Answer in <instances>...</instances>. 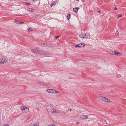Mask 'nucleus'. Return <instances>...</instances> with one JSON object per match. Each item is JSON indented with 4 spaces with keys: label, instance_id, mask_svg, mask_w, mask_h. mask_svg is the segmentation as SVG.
<instances>
[{
    "label": "nucleus",
    "instance_id": "f257e3e1",
    "mask_svg": "<svg viewBox=\"0 0 126 126\" xmlns=\"http://www.w3.org/2000/svg\"><path fill=\"white\" fill-rule=\"evenodd\" d=\"M39 51L40 52V55L48 56L49 55H51V54L50 52H48L46 51L40 50V51Z\"/></svg>",
    "mask_w": 126,
    "mask_h": 126
},
{
    "label": "nucleus",
    "instance_id": "f03ea898",
    "mask_svg": "<svg viewBox=\"0 0 126 126\" xmlns=\"http://www.w3.org/2000/svg\"><path fill=\"white\" fill-rule=\"evenodd\" d=\"M79 37L83 38H87L89 37L88 34H86L85 33H82L79 35Z\"/></svg>",
    "mask_w": 126,
    "mask_h": 126
},
{
    "label": "nucleus",
    "instance_id": "7ed1b4c3",
    "mask_svg": "<svg viewBox=\"0 0 126 126\" xmlns=\"http://www.w3.org/2000/svg\"><path fill=\"white\" fill-rule=\"evenodd\" d=\"M46 91L49 93L53 94L55 93H59V92L56 90L53 89H47L46 90Z\"/></svg>",
    "mask_w": 126,
    "mask_h": 126
},
{
    "label": "nucleus",
    "instance_id": "20e7f679",
    "mask_svg": "<svg viewBox=\"0 0 126 126\" xmlns=\"http://www.w3.org/2000/svg\"><path fill=\"white\" fill-rule=\"evenodd\" d=\"M21 110L24 112L27 113L29 111V108L27 107L24 108L22 107L21 109Z\"/></svg>",
    "mask_w": 126,
    "mask_h": 126
},
{
    "label": "nucleus",
    "instance_id": "39448f33",
    "mask_svg": "<svg viewBox=\"0 0 126 126\" xmlns=\"http://www.w3.org/2000/svg\"><path fill=\"white\" fill-rule=\"evenodd\" d=\"M85 46V45L84 44L80 43L76 45L75 47H84Z\"/></svg>",
    "mask_w": 126,
    "mask_h": 126
},
{
    "label": "nucleus",
    "instance_id": "423d86ee",
    "mask_svg": "<svg viewBox=\"0 0 126 126\" xmlns=\"http://www.w3.org/2000/svg\"><path fill=\"white\" fill-rule=\"evenodd\" d=\"M88 118V116L87 115H81L80 117V118L81 119H87Z\"/></svg>",
    "mask_w": 126,
    "mask_h": 126
},
{
    "label": "nucleus",
    "instance_id": "0eeeda50",
    "mask_svg": "<svg viewBox=\"0 0 126 126\" xmlns=\"http://www.w3.org/2000/svg\"><path fill=\"white\" fill-rule=\"evenodd\" d=\"M53 105L52 104L47 103L45 104V106L46 107H53Z\"/></svg>",
    "mask_w": 126,
    "mask_h": 126
},
{
    "label": "nucleus",
    "instance_id": "6e6552de",
    "mask_svg": "<svg viewBox=\"0 0 126 126\" xmlns=\"http://www.w3.org/2000/svg\"><path fill=\"white\" fill-rule=\"evenodd\" d=\"M5 59L2 58L0 61V63L3 64L5 63L6 62L4 60Z\"/></svg>",
    "mask_w": 126,
    "mask_h": 126
},
{
    "label": "nucleus",
    "instance_id": "1a4fd4ad",
    "mask_svg": "<svg viewBox=\"0 0 126 126\" xmlns=\"http://www.w3.org/2000/svg\"><path fill=\"white\" fill-rule=\"evenodd\" d=\"M47 110L48 112L50 111V112L53 113V112L54 110V109H47Z\"/></svg>",
    "mask_w": 126,
    "mask_h": 126
},
{
    "label": "nucleus",
    "instance_id": "9d476101",
    "mask_svg": "<svg viewBox=\"0 0 126 126\" xmlns=\"http://www.w3.org/2000/svg\"><path fill=\"white\" fill-rule=\"evenodd\" d=\"M60 112L59 111L57 110H56L54 109L53 113H59Z\"/></svg>",
    "mask_w": 126,
    "mask_h": 126
},
{
    "label": "nucleus",
    "instance_id": "9b49d317",
    "mask_svg": "<svg viewBox=\"0 0 126 126\" xmlns=\"http://www.w3.org/2000/svg\"><path fill=\"white\" fill-rule=\"evenodd\" d=\"M78 7H76L73 8V11L74 12H77L78 10Z\"/></svg>",
    "mask_w": 126,
    "mask_h": 126
},
{
    "label": "nucleus",
    "instance_id": "f8f14e48",
    "mask_svg": "<svg viewBox=\"0 0 126 126\" xmlns=\"http://www.w3.org/2000/svg\"><path fill=\"white\" fill-rule=\"evenodd\" d=\"M99 98L101 99V100H102V101H105V97H102V96H100L99 97Z\"/></svg>",
    "mask_w": 126,
    "mask_h": 126
},
{
    "label": "nucleus",
    "instance_id": "ddd939ff",
    "mask_svg": "<svg viewBox=\"0 0 126 126\" xmlns=\"http://www.w3.org/2000/svg\"><path fill=\"white\" fill-rule=\"evenodd\" d=\"M17 24H23L24 23L23 22H21L19 20H17L16 21Z\"/></svg>",
    "mask_w": 126,
    "mask_h": 126
},
{
    "label": "nucleus",
    "instance_id": "4468645a",
    "mask_svg": "<svg viewBox=\"0 0 126 126\" xmlns=\"http://www.w3.org/2000/svg\"><path fill=\"white\" fill-rule=\"evenodd\" d=\"M71 15L69 14H68L67 16V18L68 20H69L70 17Z\"/></svg>",
    "mask_w": 126,
    "mask_h": 126
},
{
    "label": "nucleus",
    "instance_id": "2eb2a0df",
    "mask_svg": "<svg viewBox=\"0 0 126 126\" xmlns=\"http://www.w3.org/2000/svg\"><path fill=\"white\" fill-rule=\"evenodd\" d=\"M57 1H55V2H53V3H52L50 5L52 7L53 5H55L56 4V3Z\"/></svg>",
    "mask_w": 126,
    "mask_h": 126
},
{
    "label": "nucleus",
    "instance_id": "dca6fc26",
    "mask_svg": "<svg viewBox=\"0 0 126 126\" xmlns=\"http://www.w3.org/2000/svg\"><path fill=\"white\" fill-rule=\"evenodd\" d=\"M110 53L111 55H115V53H116V51H111L110 52Z\"/></svg>",
    "mask_w": 126,
    "mask_h": 126
},
{
    "label": "nucleus",
    "instance_id": "f3484780",
    "mask_svg": "<svg viewBox=\"0 0 126 126\" xmlns=\"http://www.w3.org/2000/svg\"><path fill=\"white\" fill-rule=\"evenodd\" d=\"M39 51H40V50H36V53L37 54H40V52Z\"/></svg>",
    "mask_w": 126,
    "mask_h": 126
},
{
    "label": "nucleus",
    "instance_id": "a211bd4d",
    "mask_svg": "<svg viewBox=\"0 0 126 126\" xmlns=\"http://www.w3.org/2000/svg\"><path fill=\"white\" fill-rule=\"evenodd\" d=\"M28 11H29L31 12H34V10L33 9H32L31 8H29L28 9Z\"/></svg>",
    "mask_w": 126,
    "mask_h": 126
},
{
    "label": "nucleus",
    "instance_id": "6ab92c4d",
    "mask_svg": "<svg viewBox=\"0 0 126 126\" xmlns=\"http://www.w3.org/2000/svg\"><path fill=\"white\" fill-rule=\"evenodd\" d=\"M105 101L106 102H110V99L107 98L106 100H105Z\"/></svg>",
    "mask_w": 126,
    "mask_h": 126
},
{
    "label": "nucleus",
    "instance_id": "aec40b11",
    "mask_svg": "<svg viewBox=\"0 0 126 126\" xmlns=\"http://www.w3.org/2000/svg\"><path fill=\"white\" fill-rule=\"evenodd\" d=\"M39 124L38 123H36V124H35L34 125V126L33 125H31V126H39Z\"/></svg>",
    "mask_w": 126,
    "mask_h": 126
},
{
    "label": "nucleus",
    "instance_id": "412c9836",
    "mask_svg": "<svg viewBox=\"0 0 126 126\" xmlns=\"http://www.w3.org/2000/svg\"><path fill=\"white\" fill-rule=\"evenodd\" d=\"M36 50L35 49H32L31 50V51L33 53H36Z\"/></svg>",
    "mask_w": 126,
    "mask_h": 126
},
{
    "label": "nucleus",
    "instance_id": "4be33fe9",
    "mask_svg": "<svg viewBox=\"0 0 126 126\" xmlns=\"http://www.w3.org/2000/svg\"><path fill=\"white\" fill-rule=\"evenodd\" d=\"M32 29L31 28H29L28 29V31L29 32H30L32 31Z\"/></svg>",
    "mask_w": 126,
    "mask_h": 126
},
{
    "label": "nucleus",
    "instance_id": "5701e85b",
    "mask_svg": "<svg viewBox=\"0 0 126 126\" xmlns=\"http://www.w3.org/2000/svg\"><path fill=\"white\" fill-rule=\"evenodd\" d=\"M25 4L28 5H31V4H30L28 2H25L24 3Z\"/></svg>",
    "mask_w": 126,
    "mask_h": 126
},
{
    "label": "nucleus",
    "instance_id": "b1692460",
    "mask_svg": "<svg viewBox=\"0 0 126 126\" xmlns=\"http://www.w3.org/2000/svg\"><path fill=\"white\" fill-rule=\"evenodd\" d=\"M120 53L118 52H116V53H115V55H117L118 54H120Z\"/></svg>",
    "mask_w": 126,
    "mask_h": 126
},
{
    "label": "nucleus",
    "instance_id": "393cba45",
    "mask_svg": "<svg viewBox=\"0 0 126 126\" xmlns=\"http://www.w3.org/2000/svg\"><path fill=\"white\" fill-rule=\"evenodd\" d=\"M119 34V32L118 31H116V32L115 33V34L116 35H118Z\"/></svg>",
    "mask_w": 126,
    "mask_h": 126
},
{
    "label": "nucleus",
    "instance_id": "a878e982",
    "mask_svg": "<svg viewBox=\"0 0 126 126\" xmlns=\"http://www.w3.org/2000/svg\"><path fill=\"white\" fill-rule=\"evenodd\" d=\"M47 126H56L54 124H51L50 125H48Z\"/></svg>",
    "mask_w": 126,
    "mask_h": 126
},
{
    "label": "nucleus",
    "instance_id": "bb28decb",
    "mask_svg": "<svg viewBox=\"0 0 126 126\" xmlns=\"http://www.w3.org/2000/svg\"><path fill=\"white\" fill-rule=\"evenodd\" d=\"M32 16L34 17H35L36 18H37L38 17V16Z\"/></svg>",
    "mask_w": 126,
    "mask_h": 126
},
{
    "label": "nucleus",
    "instance_id": "cd10ccee",
    "mask_svg": "<svg viewBox=\"0 0 126 126\" xmlns=\"http://www.w3.org/2000/svg\"><path fill=\"white\" fill-rule=\"evenodd\" d=\"M3 126H9V125L8 124H5Z\"/></svg>",
    "mask_w": 126,
    "mask_h": 126
},
{
    "label": "nucleus",
    "instance_id": "c85d7f7f",
    "mask_svg": "<svg viewBox=\"0 0 126 126\" xmlns=\"http://www.w3.org/2000/svg\"><path fill=\"white\" fill-rule=\"evenodd\" d=\"M72 109H69L68 110V111H69L71 112L72 111Z\"/></svg>",
    "mask_w": 126,
    "mask_h": 126
},
{
    "label": "nucleus",
    "instance_id": "c756f323",
    "mask_svg": "<svg viewBox=\"0 0 126 126\" xmlns=\"http://www.w3.org/2000/svg\"><path fill=\"white\" fill-rule=\"evenodd\" d=\"M38 1V0H33V2L34 3L35 2L37 1Z\"/></svg>",
    "mask_w": 126,
    "mask_h": 126
},
{
    "label": "nucleus",
    "instance_id": "7c9ffc66",
    "mask_svg": "<svg viewBox=\"0 0 126 126\" xmlns=\"http://www.w3.org/2000/svg\"><path fill=\"white\" fill-rule=\"evenodd\" d=\"M122 16V15H119L118 16V18H119L120 17H121Z\"/></svg>",
    "mask_w": 126,
    "mask_h": 126
},
{
    "label": "nucleus",
    "instance_id": "2f4dec72",
    "mask_svg": "<svg viewBox=\"0 0 126 126\" xmlns=\"http://www.w3.org/2000/svg\"><path fill=\"white\" fill-rule=\"evenodd\" d=\"M43 44L44 45H45V46H47V43H44Z\"/></svg>",
    "mask_w": 126,
    "mask_h": 126
},
{
    "label": "nucleus",
    "instance_id": "473e14b6",
    "mask_svg": "<svg viewBox=\"0 0 126 126\" xmlns=\"http://www.w3.org/2000/svg\"><path fill=\"white\" fill-rule=\"evenodd\" d=\"M117 9V8L116 7H115V8L114 9V10H116Z\"/></svg>",
    "mask_w": 126,
    "mask_h": 126
},
{
    "label": "nucleus",
    "instance_id": "72a5a7b5",
    "mask_svg": "<svg viewBox=\"0 0 126 126\" xmlns=\"http://www.w3.org/2000/svg\"><path fill=\"white\" fill-rule=\"evenodd\" d=\"M59 37V36H56V38H55L56 39H57Z\"/></svg>",
    "mask_w": 126,
    "mask_h": 126
},
{
    "label": "nucleus",
    "instance_id": "f704fd0d",
    "mask_svg": "<svg viewBox=\"0 0 126 126\" xmlns=\"http://www.w3.org/2000/svg\"><path fill=\"white\" fill-rule=\"evenodd\" d=\"M39 82V83H42V82H41V81H39V82Z\"/></svg>",
    "mask_w": 126,
    "mask_h": 126
},
{
    "label": "nucleus",
    "instance_id": "c9c22d12",
    "mask_svg": "<svg viewBox=\"0 0 126 126\" xmlns=\"http://www.w3.org/2000/svg\"><path fill=\"white\" fill-rule=\"evenodd\" d=\"M116 116H115L114 117V118H115V119H117V118L116 117Z\"/></svg>",
    "mask_w": 126,
    "mask_h": 126
},
{
    "label": "nucleus",
    "instance_id": "e433bc0d",
    "mask_svg": "<svg viewBox=\"0 0 126 126\" xmlns=\"http://www.w3.org/2000/svg\"><path fill=\"white\" fill-rule=\"evenodd\" d=\"M98 12H99V13H100V11H98Z\"/></svg>",
    "mask_w": 126,
    "mask_h": 126
},
{
    "label": "nucleus",
    "instance_id": "4c0bfd02",
    "mask_svg": "<svg viewBox=\"0 0 126 126\" xmlns=\"http://www.w3.org/2000/svg\"><path fill=\"white\" fill-rule=\"evenodd\" d=\"M107 99V98H105V100H106Z\"/></svg>",
    "mask_w": 126,
    "mask_h": 126
},
{
    "label": "nucleus",
    "instance_id": "58836bf2",
    "mask_svg": "<svg viewBox=\"0 0 126 126\" xmlns=\"http://www.w3.org/2000/svg\"><path fill=\"white\" fill-rule=\"evenodd\" d=\"M77 0V1H78L79 0Z\"/></svg>",
    "mask_w": 126,
    "mask_h": 126
},
{
    "label": "nucleus",
    "instance_id": "ea45409f",
    "mask_svg": "<svg viewBox=\"0 0 126 126\" xmlns=\"http://www.w3.org/2000/svg\"><path fill=\"white\" fill-rule=\"evenodd\" d=\"M79 123V122H77V123Z\"/></svg>",
    "mask_w": 126,
    "mask_h": 126
},
{
    "label": "nucleus",
    "instance_id": "a19ab883",
    "mask_svg": "<svg viewBox=\"0 0 126 126\" xmlns=\"http://www.w3.org/2000/svg\"><path fill=\"white\" fill-rule=\"evenodd\" d=\"M48 45H50V44H48Z\"/></svg>",
    "mask_w": 126,
    "mask_h": 126
}]
</instances>
